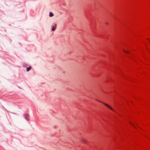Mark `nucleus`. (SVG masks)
Segmentation results:
<instances>
[{
  "label": "nucleus",
  "mask_w": 150,
  "mask_h": 150,
  "mask_svg": "<svg viewBox=\"0 0 150 150\" xmlns=\"http://www.w3.org/2000/svg\"><path fill=\"white\" fill-rule=\"evenodd\" d=\"M146 39L148 41L149 43L150 44V39L148 38H146Z\"/></svg>",
  "instance_id": "obj_7"
},
{
  "label": "nucleus",
  "mask_w": 150,
  "mask_h": 150,
  "mask_svg": "<svg viewBox=\"0 0 150 150\" xmlns=\"http://www.w3.org/2000/svg\"><path fill=\"white\" fill-rule=\"evenodd\" d=\"M31 69V66H30V67H28L27 69V71H29L30 70V69Z\"/></svg>",
  "instance_id": "obj_5"
},
{
  "label": "nucleus",
  "mask_w": 150,
  "mask_h": 150,
  "mask_svg": "<svg viewBox=\"0 0 150 150\" xmlns=\"http://www.w3.org/2000/svg\"><path fill=\"white\" fill-rule=\"evenodd\" d=\"M81 141L82 142H83V143H86V139H82L81 140Z\"/></svg>",
  "instance_id": "obj_6"
},
{
  "label": "nucleus",
  "mask_w": 150,
  "mask_h": 150,
  "mask_svg": "<svg viewBox=\"0 0 150 150\" xmlns=\"http://www.w3.org/2000/svg\"><path fill=\"white\" fill-rule=\"evenodd\" d=\"M108 108L110 109L111 110H112V111H114V110L113 109L111 108V107L109 105L107 104L106 103H103Z\"/></svg>",
  "instance_id": "obj_1"
},
{
  "label": "nucleus",
  "mask_w": 150,
  "mask_h": 150,
  "mask_svg": "<svg viewBox=\"0 0 150 150\" xmlns=\"http://www.w3.org/2000/svg\"><path fill=\"white\" fill-rule=\"evenodd\" d=\"M54 16L53 13L52 12H50L49 14V16L50 17H52Z\"/></svg>",
  "instance_id": "obj_4"
},
{
  "label": "nucleus",
  "mask_w": 150,
  "mask_h": 150,
  "mask_svg": "<svg viewBox=\"0 0 150 150\" xmlns=\"http://www.w3.org/2000/svg\"><path fill=\"white\" fill-rule=\"evenodd\" d=\"M57 25L56 24H54V25L52 27V31H54L56 28Z\"/></svg>",
  "instance_id": "obj_2"
},
{
  "label": "nucleus",
  "mask_w": 150,
  "mask_h": 150,
  "mask_svg": "<svg viewBox=\"0 0 150 150\" xmlns=\"http://www.w3.org/2000/svg\"><path fill=\"white\" fill-rule=\"evenodd\" d=\"M25 119L27 120H29V115H28L27 114H25Z\"/></svg>",
  "instance_id": "obj_3"
},
{
  "label": "nucleus",
  "mask_w": 150,
  "mask_h": 150,
  "mask_svg": "<svg viewBox=\"0 0 150 150\" xmlns=\"http://www.w3.org/2000/svg\"><path fill=\"white\" fill-rule=\"evenodd\" d=\"M125 52L126 53H129V52L128 51H126V52Z\"/></svg>",
  "instance_id": "obj_8"
}]
</instances>
